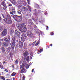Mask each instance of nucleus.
<instances>
[{
	"label": "nucleus",
	"instance_id": "obj_45",
	"mask_svg": "<svg viewBox=\"0 0 80 80\" xmlns=\"http://www.w3.org/2000/svg\"><path fill=\"white\" fill-rule=\"evenodd\" d=\"M20 69H22V65H20Z\"/></svg>",
	"mask_w": 80,
	"mask_h": 80
},
{
	"label": "nucleus",
	"instance_id": "obj_4",
	"mask_svg": "<svg viewBox=\"0 0 80 80\" xmlns=\"http://www.w3.org/2000/svg\"><path fill=\"white\" fill-rule=\"evenodd\" d=\"M18 28V29H21L23 28H26L27 27L25 23L19 24Z\"/></svg>",
	"mask_w": 80,
	"mask_h": 80
},
{
	"label": "nucleus",
	"instance_id": "obj_2",
	"mask_svg": "<svg viewBox=\"0 0 80 80\" xmlns=\"http://www.w3.org/2000/svg\"><path fill=\"white\" fill-rule=\"evenodd\" d=\"M21 36L22 37L21 38V41L24 42L25 39H27V35L25 32H23Z\"/></svg>",
	"mask_w": 80,
	"mask_h": 80
},
{
	"label": "nucleus",
	"instance_id": "obj_34",
	"mask_svg": "<svg viewBox=\"0 0 80 80\" xmlns=\"http://www.w3.org/2000/svg\"><path fill=\"white\" fill-rule=\"evenodd\" d=\"M17 13H18V14H21V11L19 10L18 11Z\"/></svg>",
	"mask_w": 80,
	"mask_h": 80
},
{
	"label": "nucleus",
	"instance_id": "obj_39",
	"mask_svg": "<svg viewBox=\"0 0 80 80\" xmlns=\"http://www.w3.org/2000/svg\"><path fill=\"white\" fill-rule=\"evenodd\" d=\"M8 7H12V4H9L8 5Z\"/></svg>",
	"mask_w": 80,
	"mask_h": 80
},
{
	"label": "nucleus",
	"instance_id": "obj_21",
	"mask_svg": "<svg viewBox=\"0 0 80 80\" xmlns=\"http://www.w3.org/2000/svg\"><path fill=\"white\" fill-rule=\"evenodd\" d=\"M22 10H24V11H26L28 10L27 8H25L24 7H22Z\"/></svg>",
	"mask_w": 80,
	"mask_h": 80
},
{
	"label": "nucleus",
	"instance_id": "obj_15",
	"mask_svg": "<svg viewBox=\"0 0 80 80\" xmlns=\"http://www.w3.org/2000/svg\"><path fill=\"white\" fill-rule=\"evenodd\" d=\"M23 61L22 63V68H25V67H26V65L27 64L26 63V61Z\"/></svg>",
	"mask_w": 80,
	"mask_h": 80
},
{
	"label": "nucleus",
	"instance_id": "obj_61",
	"mask_svg": "<svg viewBox=\"0 0 80 80\" xmlns=\"http://www.w3.org/2000/svg\"><path fill=\"white\" fill-rule=\"evenodd\" d=\"M33 43H35V42H33Z\"/></svg>",
	"mask_w": 80,
	"mask_h": 80
},
{
	"label": "nucleus",
	"instance_id": "obj_6",
	"mask_svg": "<svg viewBox=\"0 0 80 80\" xmlns=\"http://www.w3.org/2000/svg\"><path fill=\"white\" fill-rule=\"evenodd\" d=\"M1 5L3 6L4 7L2 8L4 10H7V5L5 3V2H2L1 3Z\"/></svg>",
	"mask_w": 80,
	"mask_h": 80
},
{
	"label": "nucleus",
	"instance_id": "obj_18",
	"mask_svg": "<svg viewBox=\"0 0 80 80\" xmlns=\"http://www.w3.org/2000/svg\"><path fill=\"white\" fill-rule=\"evenodd\" d=\"M2 44L4 47H7L8 45L7 43L5 42H2Z\"/></svg>",
	"mask_w": 80,
	"mask_h": 80
},
{
	"label": "nucleus",
	"instance_id": "obj_23",
	"mask_svg": "<svg viewBox=\"0 0 80 80\" xmlns=\"http://www.w3.org/2000/svg\"><path fill=\"white\" fill-rule=\"evenodd\" d=\"M1 50L2 52H5V48L3 47L2 48Z\"/></svg>",
	"mask_w": 80,
	"mask_h": 80
},
{
	"label": "nucleus",
	"instance_id": "obj_59",
	"mask_svg": "<svg viewBox=\"0 0 80 80\" xmlns=\"http://www.w3.org/2000/svg\"><path fill=\"white\" fill-rule=\"evenodd\" d=\"M19 80H22V78H20V79H19Z\"/></svg>",
	"mask_w": 80,
	"mask_h": 80
},
{
	"label": "nucleus",
	"instance_id": "obj_13",
	"mask_svg": "<svg viewBox=\"0 0 80 80\" xmlns=\"http://www.w3.org/2000/svg\"><path fill=\"white\" fill-rule=\"evenodd\" d=\"M18 45L20 48H22L23 46V43L21 41H19L18 42Z\"/></svg>",
	"mask_w": 80,
	"mask_h": 80
},
{
	"label": "nucleus",
	"instance_id": "obj_30",
	"mask_svg": "<svg viewBox=\"0 0 80 80\" xmlns=\"http://www.w3.org/2000/svg\"><path fill=\"white\" fill-rule=\"evenodd\" d=\"M18 63V59H17L16 61L15 62V65H17Z\"/></svg>",
	"mask_w": 80,
	"mask_h": 80
},
{
	"label": "nucleus",
	"instance_id": "obj_20",
	"mask_svg": "<svg viewBox=\"0 0 80 80\" xmlns=\"http://www.w3.org/2000/svg\"><path fill=\"white\" fill-rule=\"evenodd\" d=\"M14 32V31L13 30V29L12 28L10 29L9 32L10 34H12V33H13Z\"/></svg>",
	"mask_w": 80,
	"mask_h": 80
},
{
	"label": "nucleus",
	"instance_id": "obj_29",
	"mask_svg": "<svg viewBox=\"0 0 80 80\" xmlns=\"http://www.w3.org/2000/svg\"><path fill=\"white\" fill-rule=\"evenodd\" d=\"M39 43H40V41H38L36 43V44H35V46H36V47H37V46H38V45Z\"/></svg>",
	"mask_w": 80,
	"mask_h": 80
},
{
	"label": "nucleus",
	"instance_id": "obj_9",
	"mask_svg": "<svg viewBox=\"0 0 80 80\" xmlns=\"http://www.w3.org/2000/svg\"><path fill=\"white\" fill-rule=\"evenodd\" d=\"M7 34V30L5 29H4L3 31L2 32L1 35L2 36V37H4V36H5Z\"/></svg>",
	"mask_w": 80,
	"mask_h": 80
},
{
	"label": "nucleus",
	"instance_id": "obj_47",
	"mask_svg": "<svg viewBox=\"0 0 80 80\" xmlns=\"http://www.w3.org/2000/svg\"><path fill=\"white\" fill-rule=\"evenodd\" d=\"M2 17L3 18H4L5 17H4V14H3L2 13Z\"/></svg>",
	"mask_w": 80,
	"mask_h": 80
},
{
	"label": "nucleus",
	"instance_id": "obj_10",
	"mask_svg": "<svg viewBox=\"0 0 80 80\" xmlns=\"http://www.w3.org/2000/svg\"><path fill=\"white\" fill-rule=\"evenodd\" d=\"M15 35L16 36H18V37H20V32H18L17 30H16L15 31Z\"/></svg>",
	"mask_w": 80,
	"mask_h": 80
},
{
	"label": "nucleus",
	"instance_id": "obj_32",
	"mask_svg": "<svg viewBox=\"0 0 80 80\" xmlns=\"http://www.w3.org/2000/svg\"><path fill=\"white\" fill-rule=\"evenodd\" d=\"M12 12L14 14H15V9H12Z\"/></svg>",
	"mask_w": 80,
	"mask_h": 80
},
{
	"label": "nucleus",
	"instance_id": "obj_22",
	"mask_svg": "<svg viewBox=\"0 0 80 80\" xmlns=\"http://www.w3.org/2000/svg\"><path fill=\"white\" fill-rule=\"evenodd\" d=\"M13 4H15L16 3V2L15 0H9Z\"/></svg>",
	"mask_w": 80,
	"mask_h": 80
},
{
	"label": "nucleus",
	"instance_id": "obj_26",
	"mask_svg": "<svg viewBox=\"0 0 80 80\" xmlns=\"http://www.w3.org/2000/svg\"><path fill=\"white\" fill-rule=\"evenodd\" d=\"M10 50H11V48H10V47H9L8 48L7 51V52H10Z\"/></svg>",
	"mask_w": 80,
	"mask_h": 80
},
{
	"label": "nucleus",
	"instance_id": "obj_36",
	"mask_svg": "<svg viewBox=\"0 0 80 80\" xmlns=\"http://www.w3.org/2000/svg\"><path fill=\"white\" fill-rule=\"evenodd\" d=\"M26 68L27 69H28V68H29V65L28 64L26 67Z\"/></svg>",
	"mask_w": 80,
	"mask_h": 80
},
{
	"label": "nucleus",
	"instance_id": "obj_3",
	"mask_svg": "<svg viewBox=\"0 0 80 80\" xmlns=\"http://www.w3.org/2000/svg\"><path fill=\"white\" fill-rule=\"evenodd\" d=\"M27 35L28 36H29V38L30 39H33L35 38V36L33 35V34H32V33L31 32V31H28L27 32Z\"/></svg>",
	"mask_w": 80,
	"mask_h": 80
},
{
	"label": "nucleus",
	"instance_id": "obj_25",
	"mask_svg": "<svg viewBox=\"0 0 80 80\" xmlns=\"http://www.w3.org/2000/svg\"><path fill=\"white\" fill-rule=\"evenodd\" d=\"M0 79H1V80H5V78H4V77L3 76H0Z\"/></svg>",
	"mask_w": 80,
	"mask_h": 80
},
{
	"label": "nucleus",
	"instance_id": "obj_49",
	"mask_svg": "<svg viewBox=\"0 0 80 80\" xmlns=\"http://www.w3.org/2000/svg\"><path fill=\"white\" fill-rule=\"evenodd\" d=\"M5 63H7V62H5V61H4L3 62V64H5Z\"/></svg>",
	"mask_w": 80,
	"mask_h": 80
},
{
	"label": "nucleus",
	"instance_id": "obj_5",
	"mask_svg": "<svg viewBox=\"0 0 80 80\" xmlns=\"http://www.w3.org/2000/svg\"><path fill=\"white\" fill-rule=\"evenodd\" d=\"M29 55L28 52L27 51H25V52L23 53V57H22V58H23V60L24 61L26 60V58L27 56H28Z\"/></svg>",
	"mask_w": 80,
	"mask_h": 80
},
{
	"label": "nucleus",
	"instance_id": "obj_55",
	"mask_svg": "<svg viewBox=\"0 0 80 80\" xmlns=\"http://www.w3.org/2000/svg\"><path fill=\"white\" fill-rule=\"evenodd\" d=\"M50 45L51 47H52V44H50Z\"/></svg>",
	"mask_w": 80,
	"mask_h": 80
},
{
	"label": "nucleus",
	"instance_id": "obj_64",
	"mask_svg": "<svg viewBox=\"0 0 80 80\" xmlns=\"http://www.w3.org/2000/svg\"><path fill=\"white\" fill-rule=\"evenodd\" d=\"M4 1H6V0H4Z\"/></svg>",
	"mask_w": 80,
	"mask_h": 80
},
{
	"label": "nucleus",
	"instance_id": "obj_42",
	"mask_svg": "<svg viewBox=\"0 0 80 80\" xmlns=\"http://www.w3.org/2000/svg\"><path fill=\"white\" fill-rule=\"evenodd\" d=\"M10 14H11V15H14V14L12 12H10Z\"/></svg>",
	"mask_w": 80,
	"mask_h": 80
},
{
	"label": "nucleus",
	"instance_id": "obj_8",
	"mask_svg": "<svg viewBox=\"0 0 80 80\" xmlns=\"http://www.w3.org/2000/svg\"><path fill=\"white\" fill-rule=\"evenodd\" d=\"M28 23L29 25H33L34 26V27H37L36 25H35L33 22V21L31 19H29L28 20Z\"/></svg>",
	"mask_w": 80,
	"mask_h": 80
},
{
	"label": "nucleus",
	"instance_id": "obj_33",
	"mask_svg": "<svg viewBox=\"0 0 80 80\" xmlns=\"http://www.w3.org/2000/svg\"><path fill=\"white\" fill-rule=\"evenodd\" d=\"M13 55V53L12 52H10L9 53V55H10V56H12Z\"/></svg>",
	"mask_w": 80,
	"mask_h": 80
},
{
	"label": "nucleus",
	"instance_id": "obj_50",
	"mask_svg": "<svg viewBox=\"0 0 80 80\" xmlns=\"http://www.w3.org/2000/svg\"><path fill=\"white\" fill-rule=\"evenodd\" d=\"M12 67L13 68H15V67H14V65H12Z\"/></svg>",
	"mask_w": 80,
	"mask_h": 80
},
{
	"label": "nucleus",
	"instance_id": "obj_44",
	"mask_svg": "<svg viewBox=\"0 0 80 80\" xmlns=\"http://www.w3.org/2000/svg\"><path fill=\"white\" fill-rule=\"evenodd\" d=\"M42 51H43V50H42V49H40V51H38V52H40H40H42Z\"/></svg>",
	"mask_w": 80,
	"mask_h": 80
},
{
	"label": "nucleus",
	"instance_id": "obj_11",
	"mask_svg": "<svg viewBox=\"0 0 80 80\" xmlns=\"http://www.w3.org/2000/svg\"><path fill=\"white\" fill-rule=\"evenodd\" d=\"M22 20V17L19 16H17V19H16V21H17V22H20Z\"/></svg>",
	"mask_w": 80,
	"mask_h": 80
},
{
	"label": "nucleus",
	"instance_id": "obj_16",
	"mask_svg": "<svg viewBox=\"0 0 80 80\" xmlns=\"http://www.w3.org/2000/svg\"><path fill=\"white\" fill-rule=\"evenodd\" d=\"M21 73H26V71L25 70V69L24 68H22L20 72Z\"/></svg>",
	"mask_w": 80,
	"mask_h": 80
},
{
	"label": "nucleus",
	"instance_id": "obj_54",
	"mask_svg": "<svg viewBox=\"0 0 80 80\" xmlns=\"http://www.w3.org/2000/svg\"><path fill=\"white\" fill-rule=\"evenodd\" d=\"M2 45V42L1 41H0V46H1Z\"/></svg>",
	"mask_w": 80,
	"mask_h": 80
},
{
	"label": "nucleus",
	"instance_id": "obj_12",
	"mask_svg": "<svg viewBox=\"0 0 80 80\" xmlns=\"http://www.w3.org/2000/svg\"><path fill=\"white\" fill-rule=\"evenodd\" d=\"M12 19L11 18V16L10 15V14H8L6 15V17L4 20H11Z\"/></svg>",
	"mask_w": 80,
	"mask_h": 80
},
{
	"label": "nucleus",
	"instance_id": "obj_35",
	"mask_svg": "<svg viewBox=\"0 0 80 80\" xmlns=\"http://www.w3.org/2000/svg\"><path fill=\"white\" fill-rule=\"evenodd\" d=\"M35 6L36 8H39V5H38V4H35Z\"/></svg>",
	"mask_w": 80,
	"mask_h": 80
},
{
	"label": "nucleus",
	"instance_id": "obj_27",
	"mask_svg": "<svg viewBox=\"0 0 80 80\" xmlns=\"http://www.w3.org/2000/svg\"><path fill=\"white\" fill-rule=\"evenodd\" d=\"M17 74V73H15V72H13L12 74H11V76L12 77L14 76Z\"/></svg>",
	"mask_w": 80,
	"mask_h": 80
},
{
	"label": "nucleus",
	"instance_id": "obj_40",
	"mask_svg": "<svg viewBox=\"0 0 80 80\" xmlns=\"http://www.w3.org/2000/svg\"><path fill=\"white\" fill-rule=\"evenodd\" d=\"M8 39H9V40H10V36L8 35Z\"/></svg>",
	"mask_w": 80,
	"mask_h": 80
},
{
	"label": "nucleus",
	"instance_id": "obj_58",
	"mask_svg": "<svg viewBox=\"0 0 80 80\" xmlns=\"http://www.w3.org/2000/svg\"><path fill=\"white\" fill-rule=\"evenodd\" d=\"M18 40H16V42H18Z\"/></svg>",
	"mask_w": 80,
	"mask_h": 80
},
{
	"label": "nucleus",
	"instance_id": "obj_46",
	"mask_svg": "<svg viewBox=\"0 0 80 80\" xmlns=\"http://www.w3.org/2000/svg\"><path fill=\"white\" fill-rule=\"evenodd\" d=\"M50 34H51V35H53L54 33H53V32H51Z\"/></svg>",
	"mask_w": 80,
	"mask_h": 80
},
{
	"label": "nucleus",
	"instance_id": "obj_28",
	"mask_svg": "<svg viewBox=\"0 0 80 80\" xmlns=\"http://www.w3.org/2000/svg\"><path fill=\"white\" fill-rule=\"evenodd\" d=\"M0 68H1L2 70V69H4L3 68V66L2 64H0Z\"/></svg>",
	"mask_w": 80,
	"mask_h": 80
},
{
	"label": "nucleus",
	"instance_id": "obj_52",
	"mask_svg": "<svg viewBox=\"0 0 80 80\" xmlns=\"http://www.w3.org/2000/svg\"><path fill=\"white\" fill-rule=\"evenodd\" d=\"M47 28H46L47 30H48V26H47Z\"/></svg>",
	"mask_w": 80,
	"mask_h": 80
},
{
	"label": "nucleus",
	"instance_id": "obj_63",
	"mask_svg": "<svg viewBox=\"0 0 80 80\" xmlns=\"http://www.w3.org/2000/svg\"><path fill=\"white\" fill-rule=\"evenodd\" d=\"M37 42V41H35V42Z\"/></svg>",
	"mask_w": 80,
	"mask_h": 80
},
{
	"label": "nucleus",
	"instance_id": "obj_56",
	"mask_svg": "<svg viewBox=\"0 0 80 80\" xmlns=\"http://www.w3.org/2000/svg\"><path fill=\"white\" fill-rule=\"evenodd\" d=\"M13 80H15V78H13Z\"/></svg>",
	"mask_w": 80,
	"mask_h": 80
},
{
	"label": "nucleus",
	"instance_id": "obj_1",
	"mask_svg": "<svg viewBox=\"0 0 80 80\" xmlns=\"http://www.w3.org/2000/svg\"><path fill=\"white\" fill-rule=\"evenodd\" d=\"M12 40L11 41L12 45L11 48L12 49H14V47H15V41H16V39L15 37L12 36Z\"/></svg>",
	"mask_w": 80,
	"mask_h": 80
},
{
	"label": "nucleus",
	"instance_id": "obj_48",
	"mask_svg": "<svg viewBox=\"0 0 80 80\" xmlns=\"http://www.w3.org/2000/svg\"><path fill=\"white\" fill-rule=\"evenodd\" d=\"M2 41H3V39L0 40V42H2Z\"/></svg>",
	"mask_w": 80,
	"mask_h": 80
},
{
	"label": "nucleus",
	"instance_id": "obj_14",
	"mask_svg": "<svg viewBox=\"0 0 80 80\" xmlns=\"http://www.w3.org/2000/svg\"><path fill=\"white\" fill-rule=\"evenodd\" d=\"M20 31L22 33L26 32V31H27V28H21V29H19Z\"/></svg>",
	"mask_w": 80,
	"mask_h": 80
},
{
	"label": "nucleus",
	"instance_id": "obj_57",
	"mask_svg": "<svg viewBox=\"0 0 80 80\" xmlns=\"http://www.w3.org/2000/svg\"><path fill=\"white\" fill-rule=\"evenodd\" d=\"M10 58L9 57H8V60H9V59H10Z\"/></svg>",
	"mask_w": 80,
	"mask_h": 80
},
{
	"label": "nucleus",
	"instance_id": "obj_51",
	"mask_svg": "<svg viewBox=\"0 0 80 80\" xmlns=\"http://www.w3.org/2000/svg\"><path fill=\"white\" fill-rule=\"evenodd\" d=\"M34 70V69H32V72H33Z\"/></svg>",
	"mask_w": 80,
	"mask_h": 80
},
{
	"label": "nucleus",
	"instance_id": "obj_19",
	"mask_svg": "<svg viewBox=\"0 0 80 80\" xmlns=\"http://www.w3.org/2000/svg\"><path fill=\"white\" fill-rule=\"evenodd\" d=\"M28 29H30V30H33V28L32 27V26L30 25H28Z\"/></svg>",
	"mask_w": 80,
	"mask_h": 80
},
{
	"label": "nucleus",
	"instance_id": "obj_31",
	"mask_svg": "<svg viewBox=\"0 0 80 80\" xmlns=\"http://www.w3.org/2000/svg\"><path fill=\"white\" fill-rule=\"evenodd\" d=\"M26 61L27 62H28V61H29V56H28L26 58Z\"/></svg>",
	"mask_w": 80,
	"mask_h": 80
},
{
	"label": "nucleus",
	"instance_id": "obj_62",
	"mask_svg": "<svg viewBox=\"0 0 80 80\" xmlns=\"http://www.w3.org/2000/svg\"><path fill=\"white\" fill-rule=\"evenodd\" d=\"M32 20H35V18H34L33 19H32Z\"/></svg>",
	"mask_w": 80,
	"mask_h": 80
},
{
	"label": "nucleus",
	"instance_id": "obj_53",
	"mask_svg": "<svg viewBox=\"0 0 80 80\" xmlns=\"http://www.w3.org/2000/svg\"><path fill=\"white\" fill-rule=\"evenodd\" d=\"M29 9L30 11H31V10H32V9H31V8L30 7L29 8Z\"/></svg>",
	"mask_w": 80,
	"mask_h": 80
},
{
	"label": "nucleus",
	"instance_id": "obj_38",
	"mask_svg": "<svg viewBox=\"0 0 80 80\" xmlns=\"http://www.w3.org/2000/svg\"><path fill=\"white\" fill-rule=\"evenodd\" d=\"M4 71H5V72H8V70H7V69H6V68H4Z\"/></svg>",
	"mask_w": 80,
	"mask_h": 80
},
{
	"label": "nucleus",
	"instance_id": "obj_24",
	"mask_svg": "<svg viewBox=\"0 0 80 80\" xmlns=\"http://www.w3.org/2000/svg\"><path fill=\"white\" fill-rule=\"evenodd\" d=\"M17 15H14L13 17V18H14V20H16V21H17Z\"/></svg>",
	"mask_w": 80,
	"mask_h": 80
},
{
	"label": "nucleus",
	"instance_id": "obj_41",
	"mask_svg": "<svg viewBox=\"0 0 80 80\" xmlns=\"http://www.w3.org/2000/svg\"><path fill=\"white\" fill-rule=\"evenodd\" d=\"M25 76H23V78H22V80H25Z\"/></svg>",
	"mask_w": 80,
	"mask_h": 80
},
{
	"label": "nucleus",
	"instance_id": "obj_43",
	"mask_svg": "<svg viewBox=\"0 0 80 80\" xmlns=\"http://www.w3.org/2000/svg\"><path fill=\"white\" fill-rule=\"evenodd\" d=\"M0 30H1V31L3 30V28L2 27H0Z\"/></svg>",
	"mask_w": 80,
	"mask_h": 80
},
{
	"label": "nucleus",
	"instance_id": "obj_37",
	"mask_svg": "<svg viewBox=\"0 0 80 80\" xmlns=\"http://www.w3.org/2000/svg\"><path fill=\"white\" fill-rule=\"evenodd\" d=\"M37 10L35 9V12H36L35 13V15H36L37 16V15H38V13L37 12Z\"/></svg>",
	"mask_w": 80,
	"mask_h": 80
},
{
	"label": "nucleus",
	"instance_id": "obj_17",
	"mask_svg": "<svg viewBox=\"0 0 80 80\" xmlns=\"http://www.w3.org/2000/svg\"><path fill=\"white\" fill-rule=\"evenodd\" d=\"M4 41H5V42H7V43L8 44H9V43H10V41L7 38H4Z\"/></svg>",
	"mask_w": 80,
	"mask_h": 80
},
{
	"label": "nucleus",
	"instance_id": "obj_7",
	"mask_svg": "<svg viewBox=\"0 0 80 80\" xmlns=\"http://www.w3.org/2000/svg\"><path fill=\"white\" fill-rule=\"evenodd\" d=\"M4 22L8 25H10L12 24V19H4Z\"/></svg>",
	"mask_w": 80,
	"mask_h": 80
},
{
	"label": "nucleus",
	"instance_id": "obj_60",
	"mask_svg": "<svg viewBox=\"0 0 80 80\" xmlns=\"http://www.w3.org/2000/svg\"><path fill=\"white\" fill-rule=\"evenodd\" d=\"M7 80H10V79H7Z\"/></svg>",
	"mask_w": 80,
	"mask_h": 80
}]
</instances>
